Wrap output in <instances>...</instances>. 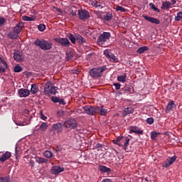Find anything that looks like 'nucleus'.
I'll use <instances>...</instances> for the list:
<instances>
[{"instance_id": "f257e3e1", "label": "nucleus", "mask_w": 182, "mask_h": 182, "mask_svg": "<svg viewBox=\"0 0 182 182\" xmlns=\"http://www.w3.org/2000/svg\"><path fill=\"white\" fill-rule=\"evenodd\" d=\"M105 70H107L106 65L100 68H93L89 71L90 76L93 79H99V77L103 76V72H105Z\"/></svg>"}, {"instance_id": "f03ea898", "label": "nucleus", "mask_w": 182, "mask_h": 182, "mask_svg": "<svg viewBox=\"0 0 182 182\" xmlns=\"http://www.w3.org/2000/svg\"><path fill=\"white\" fill-rule=\"evenodd\" d=\"M34 45H36V46H39V48H41V49H42L43 50H50V48H52V46H53V43L50 42L49 43L46 40H41L39 38H37L34 41Z\"/></svg>"}, {"instance_id": "7ed1b4c3", "label": "nucleus", "mask_w": 182, "mask_h": 182, "mask_svg": "<svg viewBox=\"0 0 182 182\" xmlns=\"http://www.w3.org/2000/svg\"><path fill=\"white\" fill-rule=\"evenodd\" d=\"M111 34L109 32H103L101 33L97 40V43L99 46H101V48H106L107 46H106V42L110 39Z\"/></svg>"}, {"instance_id": "20e7f679", "label": "nucleus", "mask_w": 182, "mask_h": 182, "mask_svg": "<svg viewBox=\"0 0 182 182\" xmlns=\"http://www.w3.org/2000/svg\"><path fill=\"white\" fill-rule=\"evenodd\" d=\"M82 109L86 114L90 116H97V114H99L100 109L98 106L85 105L82 107Z\"/></svg>"}, {"instance_id": "39448f33", "label": "nucleus", "mask_w": 182, "mask_h": 182, "mask_svg": "<svg viewBox=\"0 0 182 182\" xmlns=\"http://www.w3.org/2000/svg\"><path fill=\"white\" fill-rule=\"evenodd\" d=\"M44 93L47 96H50V95H55L58 93V87L52 86L50 81H48L44 87Z\"/></svg>"}, {"instance_id": "423d86ee", "label": "nucleus", "mask_w": 182, "mask_h": 182, "mask_svg": "<svg viewBox=\"0 0 182 182\" xmlns=\"http://www.w3.org/2000/svg\"><path fill=\"white\" fill-rule=\"evenodd\" d=\"M65 124L63 123L58 122L56 124H53L50 129V133L52 136H55V134H58V133H62Z\"/></svg>"}, {"instance_id": "0eeeda50", "label": "nucleus", "mask_w": 182, "mask_h": 182, "mask_svg": "<svg viewBox=\"0 0 182 182\" xmlns=\"http://www.w3.org/2000/svg\"><path fill=\"white\" fill-rule=\"evenodd\" d=\"M119 141H124V149L126 150V149L129 146V143L130 141V139H129L127 137L124 138V136H118L116 139H114L112 141V143L114 144H117L119 147H122V146H123V144H122V143H120Z\"/></svg>"}, {"instance_id": "6e6552de", "label": "nucleus", "mask_w": 182, "mask_h": 182, "mask_svg": "<svg viewBox=\"0 0 182 182\" xmlns=\"http://www.w3.org/2000/svg\"><path fill=\"white\" fill-rule=\"evenodd\" d=\"M64 127L65 129H76L77 127V122L73 118H70L64 122Z\"/></svg>"}, {"instance_id": "1a4fd4ad", "label": "nucleus", "mask_w": 182, "mask_h": 182, "mask_svg": "<svg viewBox=\"0 0 182 182\" xmlns=\"http://www.w3.org/2000/svg\"><path fill=\"white\" fill-rule=\"evenodd\" d=\"M104 55L110 62H113V63H117V62H119V58H117L110 50H104Z\"/></svg>"}, {"instance_id": "9d476101", "label": "nucleus", "mask_w": 182, "mask_h": 182, "mask_svg": "<svg viewBox=\"0 0 182 182\" xmlns=\"http://www.w3.org/2000/svg\"><path fill=\"white\" fill-rule=\"evenodd\" d=\"M78 18L80 21H87L90 18V14L87 10L80 9L78 10Z\"/></svg>"}, {"instance_id": "9b49d317", "label": "nucleus", "mask_w": 182, "mask_h": 182, "mask_svg": "<svg viewBox=\"0 0 182 182\" xmlns=\"http://www.w3.org/2000/svg\"><path fill=\"white\" fill-rule=\"evenodd\" d=\"M54 41L57 42V43H60L61 46H65V48L70 46V41H69L68 38H55Z\"/></svg>"}, {"instance_id": "f8f14e48", "label": "nucleus", "mask_w": 182, "mask_h": 182, "mask_svg": "<svg viewBox=\"0 0 182 182\" xmlns=\"http://www.w3.org/2000/svg\"><path fill=\"white\" fill-rule=\"evenodd\" d=\"M176 160H177V156H173L171 158H168V159H166L162 163V167L164 168H167L170 167V166H171V164H173V163H174V161H176Z\"/></svg>"}, {"instance_id": "ddd939ff", "label": "nucleus", "mask_w": 182, "mask_h": 182, "mask_svg": "<svg viewBox=\"0 0 182 182\" xmlns=\"http://www.w3.org/2000/svg\"><path fill=\"white\" fill-rule=\"evenodd\" d=\"M14 59L16 60V62H18L19 63L23 62L25 60V58H23V54H22V52L19 50H15L14 53Z\"/></svg>"}, {"instance_id": "4468645a", "label": "nucleus", "mask_w": 182, "mask_h": 182, "mask_svg": "<svg viewBox=\"0 0 182 182\" xmlns=\"http://www.w3.org/2000/svg\"><path fill=\"white\" fill-rule=\"evenodd\" d=\"M63 171H65V168H62L59 166H54L50 168V173L54 176H58V174Z\"/></svg>"}, {"instance_id": "2eb2a0df", "label": "nucleus", "mask_w": 182, "mask_h": 182, "mask_svg": "<svg viewBox=\"0 0 182 182\" xmlns=\"http://www.w3.org/2000/svg\"><path fill=\"white\" fill-rule=\"evenodd\" d=\"M129 133H135V134L143 135L144 132L137 126H131L129 127Z\"/></svg>"}, {"instance_id": "dca6fc26", "label": "nucleus", "mask_w": 182, "mask_h": 182, "mask_svg": "<svg viewBox=\"0 0 182 182\" xmlns=\"http://www.w3.org/2000/svg\"><path fill=\"white\" fill-rule=\"evenodd\" d=\"M143 18H144L145 21L151 22V23H154L155 25H160V20H159V18L150 17L149 16H143Z\"/></svg>"}, {"instance_id": "f3484780", "label": "nucleus", "mask_w": 182, "mask_h": 182, "mask_svg": "<svg viewBox=\"0 0 182 182\" xmlns=\"http://www.w3.org/2000/svg\"><path fill=\"white\" fill-rule=\"evenodd\" d=\"M8 69V64L0 57V73H5Z\"/></svg>"}, {"instance_id": "a211bd4d", "label": "nucleus", "mask_w": 182, "mask_h": 182, "mask_svg": "<svg viewBox=\"0 0 182 182\" xmlns=\"http://www.w3.org/2000/svg\"><path fill=\"white\" fill-rule=\"evenodd\" d=\"M31 95V91L28 89L21 88L18 90V95L20 97H28Z\"/></svg>"}, {"instance_id": "6ab92c4d", "label": "nucleus", "mask_w": 182, "mask_h": 182, "mask_svg": "<svg viewBox=\"0 0 182 182\" xmlns=\"http://www.w3.org/2000/svg\"><path fill=\"white\" fill-rule=\"evenodd\" d=\"M11 156H12L11 152L6 151L5 154H4L0 157V163H5V161H6V160H9V159H11Z\"/></svg>"}, {"instance_id": "aec40b11", "label": "nucleus", "mask_w": 182, "mask_h": 182, "mask_svg": "<svg viewBox=\"0 0 182 182\" xmlns=\"http://www.w3.org/2000/svg\"><path fill=\"white\" fill-rule=\"evenodd\" d=\"M23 28V23L22 21H19L16 26L14 28V32L19 35Z\"/></svg>"}, {"instance_id": "412c9836", "label": "nucleus", "mask_w": 182, "mask_h": 182, "mask_svg": "<svg viewBox=\"0 0 182 182\" xmlns=\"http://www.w3.org/2000/svg\"><path fill=\"white\" fill-rule=\"evenodd\" d=\"M176 106H177V105H176V103H174V101L171 100V101L168 103V105H167V106H166V109H165L166 113H170V111H171L172 109H174V107H176Z\"/></svg>"}, {"instance_id": "4be33fe9", "label": "nucleus", "mask_w": 182, "mask_h": 182, "mask_svg": "<svg viewBox=\"0 0 182 182\" xmlns=\"http://www.w3.org/2000/svg\"><path fill=\"white\" fill-rule=\"evenodd\" d=\"M103 19L104 21H106V22L112 21L113 19V12H105V14L103 16Z\"/></svg>"}, {"instance_id": "5701e85b", "label": "nucleus", "mask_w": 182, "mask_h": 182, "mask_svg": "<svg viewBox=\"0 0 182 182\" xmlns=\"http://www.w3.org/2000/svg\"><path fill=\"white\" fill-rule=\"evenodd\" d=\"M7 36L9 39H18L19 34H17L15 30H13L8 33Z\"/></svg>"}, {"instance_id": "b1692460", "label": "nucleus", "mask_w": 182, "mask_h": 182, "mask_svg": "<svg viewBox=\"0 0 182 182\" xmlns=\"http://www.w3.org/2000/svg\"><path fill=\"white\" fill-rule=\"evenodd\" d=\"M123 92L125 93H128L129 95H132L133 93V87L131 85L126 84L124 87L122 88Z\"/></svg>"}, {"instance_id": "393cba45", "label": "nucleus", "mask_w": 182, "mask_h": 182, "mask_svg": "<svg viewBox=\"0 0 182 182\" xmlns=\"http://www.w3.org/2000/svg\"><path fill=\"white\" fill-rule=\"evenodd\" d=\"M171 8V3L168 1H165L162 2V6L161 9L163 10L168 11Z\"/></svg>"}, {"instance_id": "a878e982", "label": "nucleus", "mask_w": 182, "mask_h": 182, "mask_svg": "<svg viewBox=\"0 0 182 182\" xmlns=\"http://www.w3.org/2000/svg\"><path fill=\"white\" fill-rule=\"evenodd\" d=\"M99 171H102V173H110L112 171V169L110 168H108L103 165H100L98 166Z\"/></svg>"}, {"instance_id": "bb28decb", "label": "nucleus", "mask_w": 182, "mask_h": 182, "mask_svg": "<svg viewBox=\"0 0 182 182\" xmlns=\"http://www.w3.org/2000/svg\"><path fill=\"white\" fill-rule=\"evenodd\" d=\"M91 5L94 8H103V6H102V3L96 0H91Z\"/></svg>"}, {"instance_id": "cd10ccee", "label": "nucleus", "mask_w": 182, "mask_h": 182, "mask_svg": "<svg viewBox=\"0 0 182 182\" xmlns=\"http://www.w3.org/2000/svg\"><path fill=\"white\" fill-rule=\"evenodd\" d=\"M76 41H78L79 45H83L84 43H86V40L83 38L80 34L76 35Z\"/></svg>"}, {"instance_id": "c85d7f7f", "label": "nucleus", "mask_w": 182, "mask_h": 182, "mask_svg": "<svg viewBox=\"0 0 182 182\" xmlns=\"http://www.w3.org/2000/svg\"><path fill=\"white\" fill-rule=\"evenodd\" d=\"M134 109H133V107H127L124 109V116H127V114H132V113H134Z\"/></svg>"}, {"instance_id": "c756f323", "label": "nucleus", "mask_w": 182, "mask_h": 182, "mask_svg": "<svg viewBox=\"0 0 182 182\" xmlns=\"http://www.w3.org/2000/svg\"><path fill=\"white\" fill-rule=\"evenodd\" d=\"M99 113L100 116H106L107 114V109H105V106L99 107Z\"/></svg>"}, {"instance_id": "7c9ffc66", "label": "nucleus", "mask_w": 182, "mask_h": 182, "mask_svg": "<svg viewBox=\"0 0 182 182\" xmlns=\"http://www.w3.org/2000/svg\"><path fill=\"white\" fill-rule=\"evenodd\" d=\"M48 122H43L40 125L38 130H40L41 132H46V130H48Z\"/></svg>"}, {"instance_id": "2f4dec72", "label": "nucleus", "mask_w": 182, "mask_h": 182, "mask_svg": "<svg viewBox=\"0 0 182 182\" xmlns=\"http://www.w3.org/2000/svg\"><path fill=\"white\" fill-rule=\"evenodd\" d=\"M36 162L38 163V164H43L48 163V159L42 157H37L36 158Z\"/></svg>"}, {"instance_id": "473e14b6", "label": "nucleus", "mask_w": 182, "mask_h": 182, "mask_svg": "<svg viewBox=\"0 0 182 182\" xmlns=\"http://www.w3.org/2000/svg\"><path fill=\"white\" fill-rule=\"evenodd\" d=\"M146 50H149V47L144 46V47L139 48L138 50H136V53H139V55H141L142 53H144Z\"/></svg>"}, {"instance_id": "72a5a7b5", "label": "nucleus", "mask_w": 182, "mask_h": 182, "mask_svg": "<svg viewBox=\"0 0 182 182\" xmlns=\"http://www.w3.org/2000/svg\"><path fill=\"white\" fill-rule=\"evenodd\" d=\"M38 90H39L38 85H36V84H33L31 88V92L33 93V95H36V93H38Z\"/></svg>"}, {"instance_id": "f704fd0d", "label": "nucleus", "mask_w": 182, "mask_h": 182, "mask_svg": "<svg viewBox=\"0 0 182 182\" xmlns=\"http://www.w3.org/2000/svg\"><path fill=\"white\" fill-rule=\"evenodd\" d=\"M68 38L70 39V41H71V43L75 45L76 43V36H75L72 33H70L68 36Z\"/></svg>"}, {"instance_id": "c9c22d12", "label": "nucleus", "mask_w": 182, "mask_h": 182, "mask_svg": "<svg viewBox=\"0 0 182 182\" xmlns=\"http://www.w3.org/2000/svg\"><path fill=\"white\" fill-rule=\"evenodd\" d=\"M43 156L46 157L47 159H52L53 157V154L50 151H45L43 153Z\"/></svg>"}, {"instance_id": "e433bc0d", "label": "nucleus", "mask_w": 182, "mask_h": 182, "mask_svg": "<svg viewBox=\"0 0 182 182\" xmlns=\"http://www.w3.org/2000/svg\"><path fill=\"white\" fill-rule=\"evenodd\" d=\"M23 70V68H22L19 64L16 65V66L14 68V71L16 73H19L20 72H22Z\"/></svg>"}, {"instance_id": "4c0bfd02", "label": "nucleus", "mask_w": 182, "mask_h": 182, "mask_svg": "<svg viewBox=\"0 0 182 182\" xmlns=\"http://www.w3.org/2000/svg\"><path fill=\"white\" fill-rule=\"evenodd\" d=\"M160 134H161V133H160V132H151V139L152 140H156V139L157 138V136H160Z\"/></svg>"}, {"instance_id": "58836bf2", "label": "nucleus", "mask_w": 182, "mask_h": 182, "mask_svg": "<svg viewBox=\"0 0 182 182\" xmlns=\"http://www.w3.org/2000/svg\"><path fill=\"white\" fill-rule=\"evenodd\" d=\"M126 77V74H124V75L118 76L117 80L118 82H122V83H124L127 80Z\"/></svg>"}, {"instance_id": "ea45409f", "label": "nucleus", "mask_w": 182, "mask_h": 182, "mask_svg": "<svg viewBox=\"0 0 182 182\" xmlns=\"http://www.w3.org/2000/svg\"><path fill=\"white\" fill-rule=\"evenodd\" d=\"M0 182H12V180L9 176H4L0 178Z\"/></svg>"}, {"instance_id": "a19ab883", "label": "nucleus", "mask_w": 182, "mask_h": 182, "mask_svg": "<svg viewBox=\"0 0 182 182\" xmlns=\"http://www.w3.org/2000/svg\"><path fill=\"white\" fill-rule=\"evenodd\" d=\"M36 18V17H29L28 16H23L22 17L23 21H35V19Z\"/></svg>"}, {"instance_id": "79ce46f5", "label": "nucleus", "mask_w": 182, "mask_h": 182, "mask_svg": "<svg viewBox=\"0 0 182 182\" xmlns=\"http://www.w3.org/2000/svg\"><path fill=\"white\" fill-rule=\"evenodd\" d=\"M66 59L67 60H72V59H73V53H66Z\"/></svg>"}, {"instance_id": "37998d69", "label": "nucleus", "mask_w": 182, "mask_h": 182, "mask_svg": "<svg viewBox=\"0 0 182 182\" xmlns=\"http://www.w3.org/2000/svg\"><path fill=\"white\" fill-rule=\"evenodd\" d=\"M182 19V11L177 14V16L175 17V21L178 22V21H181Z\"/></svg>"}, {"instance_id": "c03bdc74", "label": "nucleus", "mask_w": 182, "mask_h": 182, "mask_svg": "<svg viewBox=\"0 0 182 182\" xmlns=\"http://www.w3.org/2000/svg\"><path fill=\"white\" fill-rule=\"evenodd\" d=\"M115 9H116V11H118L119 12H126V11H127L126 9H124L122 6H117Z\"/></svg>"}, {"instance_id": "a18cd8bd", "label": "nucleus", "mask_w": 182, "mask_h": 182, "mask_svg": "<svg viewBox=\"0 0 182 182\" xmlns=\"http://www.w3.org/2000/svg\"><path fill=\"white\" fill-rule=\"evenodd\" d=\"M38 29L41 32H43V31H45V29H46V26H45V24H40L38 26Z\"/></svg>"}, {"instance_id": "49530a36", "label": "nucleus", "mask_w": 182, "mask_h": 182, "mask_svg": "<svg viewBox=\"0 0 182 182\" xmlns=\"http://www.w3.org/2000/svg\"><path fill=\"white\" fill-rule=\"evenodd\" d=\"M103 147H105V144H103L97 143L95 145V149H97V151H100V149H103Z\"/></svg>"}, {"instance_id": "de8ad7c7", "label": "nucleus", "mask_w": 182, "mask_h": 182, "mask_svg": "<svg viewBox=\"0 0 182 182\" xmlns=\"http://www.w3.org/2000/svg\"><path fill=\"white\" fill-rule=\"evenodd\" d=\"M50 99L51 101L53 102V103H59L60 97L53 96Z\"/></svg>"}, {"instance_id": "09e8293b", "label": "nucleus", "mask_w": 182, "mask_h": 182, "mask_svg": "<svg viewBox=\"0 0 182 182\" xmlns=\"http://www.w3.org/2000/svg\"><path fill=\"white\" fill-rule=\"evenodd\" d=\"M5 23H6V19L2 16H0V26H4Z\"/></svg>"}, {"instance_id": "8fccbe9b", "label": "nucleus", "mask_w": 182, "mask_h": 182, "mask_svg": "<svg viewBox=\"0 0 182 182\" xmlns=\"http://www.w3.org/2000/svg\"><path fill=\"white\" fill-rule=\"evenodd\" d=\"M146 122L148 124H153V123H154V117L147 118Z\"/></svg>"}, {"instance_id": "3c124183", "label": "nucleus", "mask_w": 182, "mask_h": 182, "mask_svg": "<svg viewBox=\"0 0 182 182\" xmlns=\"http://www.w3.org/2000/svg\"><path fill=\"white\" fill-rule=\"evenodd\" d=\"M29 166H31V168H33L35 167V161L31 159L28 162Z\"/></svg>"}, {"instance_id": "603ef678", "label": "nucleus", "mask_w": 182, "mask_h": 182, "mask_svg": "<svg viewBox=\"0 0 182 182\" xmlns=\"http://www.w3.org/2000/svg\"><path fill=\"white\" fill-rule=\"evenodd\" d=\"M114 85L115 87L116 90H119V89H120V87L122 86V85H120V83L119 82L114 83Z\"/></svg>"}, {"instance_id": "864d4df0", "label": "nucleus", "mask_w": 182, "mask_h": 182, "mask_svg": "<svg viewBox=\"0 0 182 182\" xmlns=\"http://www.w3.org/2000/svg\"><path fill=\"white\" fill-rule=\"evenodd\" d=\"M58 103L59 105H63V106H65V105H66V102H65V100H63V98H60Z\"/></svg>"}, {"instance_id": "5fc2aeb1", "label": "nucleus", "mask_w": 182, "mask_h": 182, "mask_svg": "<svg viewBox=\"0 0 182 182\" xmlns=\"http://www.w3.org/2000/svg\"><path fill=\"white\" fill-rule=\"evenodd\" d=\"M40 114H41V119L42 120H46V119H48V117L46 116L45 114H43V112H40Z\"/></svg>"}, {"instance_id": "6e6d98bb", "label": "nucleus", "mask_w": 182, "mask_h": 182, "mask_svg": "<svg viewBox=\"0 0 182 182\" xmlns=\"http://www.w3.org/2000/svg\"><path fill=\"white\" fill-rule=\"evenodd\" d=\"M149 6H151V9H153L154 11L156 9V6L154 5V4L153 3H150L149 4Z\"/></svg>"}, {"instance_id": "4d7b16f0", "label": "nucleus", "mask_w": 182, "mask_h": 182, "mask_svg": "<svg viewBox=\"0 0 182 182\" xmlns=\"http://www.w3.org/2000/svg\"><path fill=\"white\" fill-rule=\"evenodd\" d=\"M102 182H113L109 178H105L102 180Z\"/></svg>"}, {"instance_id": "13d9d810", "label": "nucleus", "mask_w": 182, "mask_h": 182, "mask_svg": "<svg viewBox=\"0 0 182 182\" xmlns=\"http://www.w3.org/2000/svg\"><path fill=\"white\" fill-rule=\"evenodd\" d=\"M70 15H72V16H76V15H77L76 11H72L70 12Z\"/></svg>"}, {"instance_id": "bf43d9fd", "label": "nucleus", "mask_w": 182, "mask_h": 182, "mask_svg": "<svg viewBox=\"0 0 182 182\" xmlns=\"http://www.w3.org/2000/svg\"><path fill=\"white\" fill-rule=\"evenodd\" d=\"M24 113H25V114H28L29 109H24Z\"/></svg>"}, {"instance_id": "052dcab7", "label": "nucleus", "mask_w": 182, "mask_h": 182, "mask_svg": "<svg viewBox=\"0 0 182 182\" xmlns=\"http://www.w3.org/2000/svg\"><path fill=\"white\" fill-rule=\"evenodd\" d=\"M154 11L155 12L160 13V9H159L157 7H156Z\"/></svg>"}, {"instance_id": "680f3d73", "label": "nucleus", "mask_w": 182, "mask_h": 182, "mask_svg": "<svg viewBox=\"0 0 182 182\" xmlns=\"http://www.w3.org/2000/svg\"><path fill=\"white\" fill-rule=\"evenodd\" d=\"M56 151H62V148L57 146Z\"/></svg>"}, {"instance_id": "e2e57ef3", "label": "nucleus", "mask_w": 182, "mask_h": 182, "mask_svg": "<svg viewBox=\"0 0 182 182\" xmlns=\"http://www.w3.org/2000/svg\"><path fill=\"white\" fill-rule=\"evenodd\" d=\"M15 151H16V156H18V146H16L15 148Z\"/></svg>"}, {"instance_id": "0e129e2a", "label": "nucleus", "mask_w": 182, "mask_h": 182, "mask_svg": "<svg viewBox=\"0 0 182 182\" xmlns=\"http://www.w3.org/2000/svg\"><path fill=\"white\" fill-rule=\"evenodd\" d=\"M176 0H171V5H174V4H176Z\"/></svg>"}, {"instance_id": "69168bd1", "label": "nucleus", "mask_w": 182, "mask_h": 182, "mask_svg": "<svg viewBox=\"0 0 182 182\" xmlns=\"http://www.w3.org/2000/svg\"><path fill=\"white\" fill-rule=\"evenodd\" d=\"M164 134H165V136H169L168 132H165L164 133Z\"/></svg>"}, {"instance_id": "338daca9", "label": "nucleus", "mask_w": 182, "mask_h": 182, "mask_svg": "<svg viewBox=\"0 0 182 182\" xmlns=\"http://www.w3.org/2000/svg\"><path fill=\"white\" fill-rule=\"evenodd\" d=\"M60 112L62 114H63V112H62V111H61V112H58V113H60Z\"/></svg>"}, {"instance_id": "774afa93", "label": "nucleus", "mask_w": 182, "mask_h": 182, "mask_svg": "<svg viewBox=\"0 0 182 182\" xmlns=\"http://www.w3.org/2000/svg\"><path fill=\"white\" fill-rule=\"evenodd\" d=\"M58 12H60V9H58Z\"/></svg>"}]
</instances>
